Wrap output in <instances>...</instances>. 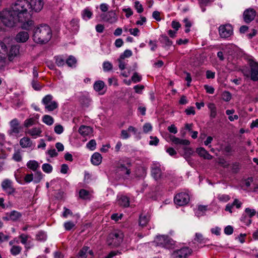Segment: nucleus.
<instances>
[{"mask_svg":"<svg viewBox=\"0 0 258 258\" xmlns=\"http://www.w3.org/2000/svg\"><path fill=\"white\" fill-rule=\"evenodd\" d=\"M132 80L134 83H138L141 80V77L138 75V73H135L132 77Z\"/></svg>","mask_w":258,"mask_h":258,"instance_id":"obj_59","label":"nucleus"},{"mask_svg":"<svg viewBox=\"0 0 258 258\" xmlns=\"http://www.w3.org/2000/svg\"><path fill=\"white\" fill-rule=\"evenodd\" d=\"M196 152L199 156L203 157L204 159L211 160L213 158V156L211 155L204 148L200 147L197 148Z\"/></svg>","mask_w":258,"mask_h":258,"instance_id":"obj_21","label":"nucleus"},{"mask_svg":"<svg viewBox=\"0 0 258 258\" xmlns=\"http://www.w3.org/2000/svg\"><path fill=\"white\" fill-rule=\"evenodd\" d=\"M37 122V119L34 117L29 118L26 119L24 122V126L26 127H29L34 125Z\"/></svg>","mask_w":258,"mask_h":258,"instance_id":"obj_32","label":"nucleus"},{"mask_svg":"<svg viewBox=\"0 0 258 258\" xmlns=\"http://www.w3.org/2000/svg\"><path fill=\"white\" fill-rule=\"evenodd\" d=\"M42 103L44 105L45 109L48 111H52L58 107L57 102L53 100V96L50 94L47 95L43 98Z\"/></svg>","mask_w":258,"mask_h":258,"instance_id":"obj_6","label":"nucleus"},{"mask_svg":"<svg viewBox=\"0 0 258 258\" xmlns=\"http://www.w3.org/2000/svg\"><path fill=\"white\" fill-rule=\"evenodd\" d=\"M207 206H198L197 209L195 211L196 215L199 217L204 216L207 211Z\"/></svg>","mask_w":258,"mask_h":258,"instance_id":"obj_28","label":"nucleus"},{"mask_svg":"<svg viewBox=\"0 0 258 258\" xmlns=\"http://www.w3.org/2000/svg\"><path fill=\"white\" fill-rule=\"evenodd\" d=\"M36 239L38 240H44L46 239V235L43 232H39L36 235Z\"/></svg>","mask_w":258,"mask_h":258,"instance_id":"obj_62","label":"nucleus"},{"mask_svg":"<svg viewBox=\"0 0 258 258\" xmlns=\"http://www.w3.org/2000/svg\"><path fill=\"white\" fill-rule=\"evenodd\" d=\"M218 199L221 202H226L230 200V198L227 195H219L218 196Z\"/></svg>","mask_w":258,"mask_h":258,"instance_id":"obj_49","label":"nucleus"},{"mask_svg":"<svg viewBox=\"0 0 258 258\" xmlns=\"http://www.w3.org/2000/svg\"><path fill=\"white\" fill-rule=\"evenodd\" d=\"M156 242L158 246L164 247L166 248H170L174 244V241L167 236L161 235L157 236Z\"/></svg>","mask_w":258,"mask_h":258,"instance_id":"obj_9","label":"nucleus"},{"mask_svg":"<svg viewBox=\"0 0 258 258\" xmlns=\"http://www.w3.org/2000/svg\"><path fill=\"white\" fill-rule=\"evenodd\" d=\"M79 133L83 136H88L92 134L93 129L89 126L81 125L78 130Z\"/></svg>","mask_w":258,"mask_h":258,"instance_id":"obj_19","label":"nucleus"},{"mask_svg":"<svg viewBox=\"0 0 258 258\" xmlns=\"http://www.w3.org/2000/svg\"><path fill=\"white\" fill-rule=\"evenodd\" d=\"M37 79H34L32 82V87L35 90H39L41 89V87L40 85V84L37 82L36 81Z\"/></svg>","mask_w":258,"mask_h":258,"instance_id":"obj_55","label":"nucleus"},{"mask_svg":"<svg viewBox=\"0 0 258 258\" xmlns=\"http://www.w3.org/2000/svg\"><path fill=\"white\" fill-rule=\"evenodd\" d=\"M102 157L98 152L94 153L91 157V162L94 165H99L102 162Z\"/></svg>","mask_w":258,"mask_h":258,"instance_id":"obj_25","label":"nucleus"},{"mask_svg":"<svg viewBox=\"0 0 258 258\" xmlns=\"http://www.w3.org/2000/svg\"><path fill=\"white\" fill-rule=\"evenodd\" d=\"M52 32L50 27L46 24H41L33 30V39L37 43H45L51 38Z\"/></svg>","mask_w":258,"mask_h":258,"instance_id":"obj_3","label":"nucleus"},{"mask_svg":"<svg viewBox=\"0 0 258 258\" xmlns=\"http://www.w3.org/2000/svg\"><path fill=\"white\" fill-rule=\"evenodd\" d=\"M149 216L142 214L139 218V225L144 227L147 225L149 221Z\"/></svg>","mask_w":258,"mask_h":258,"instance_id":"obj_29","label":"nucleus"},{"mask_svg":"<svg viewBox=\"0 0 258 258\" xmlns=\"http://www.w3.org/2000/svg\"><path fill=\"white\" fill-rule=\"evenodd\" d=\"M55 63L58 67H62L65 64V59L62 56H55Z\"/></svg>","mask_w":258,"mask_h":258,"instance_id":"obj_38","label":"nucleus"},{"mask_svg":"<svg viewBox=\"0 0 258 258\" xmlns=\"http://www.w3.org/2000/svg\"><path fill=\"white\" fill-rule=\"evenodd\" d=\"M233 232V229L231 226H227L224 229V233L227 235H230Z\"/></svg>","mask_w":258,"mask_h":258,"instance_id":"obj_64","label":"nucleus"},{"mask_svg":"<svg viewBox=\"0 0 258 258\" xmlns=\"http://www.w3.org/2000/svg\"><path fill=\"white\" fill-rule=\"evenodd\" d=\"M151 174L156 180H158L163 178V174L159 164H153L151 167Z\"/></svg>","mask_w":258,"mask_h":258,"instance_id":"obj_14","label":"nucleus"},{"mask_svg":"<svg viewBox=\"0 0 258 258\" xmlns=\"http://www.w3.org/2000/svg\"><path fill=\"white\" fill-rule=\"evenodd\" d=\"M117 202L118 205L123 207H128L130 205L129 198L125 196L119 197Z\"/></svg>","mask_w":258,"mask_h":258,"instance_id":"obj_26","label":"nucleus"},{"mask_svg":"<svg viewBox=\"0 0 258 258\" xmlns=\"http://www.w3.org/2000/svg\"><path fill=\"white\" fill-rule=\"evenodd\" d=\"M20 145L23 148H30L33 146L31 139L28 137H23L20 140Z\"/></svg>","mask_w":258,"mask_h":258,"instance_id":"obj_23","label":"nucleus"},{"mask_svg":"<svg viewBox=\"0 0 258 258\" xmlns=\"http://www.w3.org/2000/svg\"><path fill=\"white\" fill-rule=\"evenodd\" d=\"M89 248L88 246H84L79 252V258H86Z\"/></svg>","mask_w":258,"mask_h":258,"instance_id":"obj_42","label":"nucleus"},{"mask_svg":"<svg viewBox=\"0 0 258 258\" xmlns=\"http://www.w3.org/2000/svg\"><path fill=\"white\" fill-rule=\"evenodd\" d=\"M174 201L175 204L182 206L186 205L189 202V197L185 192H180L175 196Z\"/></svg>","mask_w":258,"mask_h":258,"instance_id":"obj_11","label":"nucleus"},{"mask_svg":"<svg viewBox=\"0 0 258 258\" xmlns=\"http://www.w3.org/2000/svg\"><path fill=\"white\" fill-rule=\"evenodd\" d=\"M208 107L210 111V117L212 118H215L217 115V108L216 105L213 103H209L208 104Z\"/></svg>","mask_w":258,"mask_h":258,"instance_id":"obj_30","label":"nucleus"},{"mask_svg":"<svg viewBox=\"0 0 258 258\" xmlns=\"http://www.w3.org/2000/svg\"><path fill=\"white\" fill-rule=\"evenodd\" d=\"M29 38V35L28 32L21 31L19 32L15 37V40L18 43H24Z\"/></svg>","mask_w":258,"mask_h":258,"instance_id":"obj_17","label":"nucleus"},{"mask_svg":"<svg viewBox=\"0 0 258 258\" xmlns=\"http://www.w3.org/2000/svg\"><path fill=\"white\" fill-rule=\"evenodd\" d=\"M231 98V95L230 92L225 91L222 93V99L225 101H229Z\"/></svg>","mask_w":258,"mask_h":258,"instance_id":"obj_50","label":"nucleus"},{"mask_svg":"<svg viewBox=\"0 0 258 258\" xmlns=\"http://www.w3.org/2000/svg\"><path fill=\"white\" fill-rule=\"evenodd\" d=\"M19 238L21 239V243L23 244H26L29 236L24 234H22L19 236Z\"/></svg>","mask_w":258,"mask_h":258,"instance_id":"obj_60","label":"nucleus"},{"mask_svg":"<svg viewBox=\"0 0 258 258\" xmlns=\"http://www.w3.org/2000/svg\"><path fill=\"white\" fill-rule=\"evenodd\" d=\"M44 6L43 0H18L12 7L15 12H21L20 14L31 12H39Z\"/></svg>","mask_w":258,"mask_h":258,"instance_id":"obj_2","label":"nucleus"},{"mask_svg":"<svg viewBox=\"0 0 258 258\" xmlns=\"http://www.w3.org/2000/svg\"><path fill=\"white\" fill-rule=\"evenodd\" d=\"M127 165H128V167H126L124 165L121 164L118 167V168L120 169V171H122L125 174H126L127 175H129L131 173V170H130V169L128 168V167L131 166V163H128Z\"/></svg>","mask_w":258,"mask_h":258,"instance_id":"obj_36","label":"nucleus"},{"mask_svg":"<svg viewBox=\"0 0 258 258\" xmlns=\"http://www.w3.org/2000/svg\"><path fill=\"white\" fill-rule=\"evenodd\" d=\"M79 21L76 19H73L70 22L71 29L73 32H77L79 29Z\"/></svg>","mask_w":258,"mask_h":258,"instance_id":"obj_37","label":"nucleus"},{"mask_svg":"<svg viewBox=\"0 0 258 258\" xmlns=\"http://www.w3.org/2000/svg\"><path fill=\"white\" fill-rule=\"evenodd\" d=\"M19 53V46L18 45H13L11 46L10 52L8 53V57L9 60L11 61L13 57Z\"/></svg>","mask_w":258,"mask_h":258,"instance_id":"obj_22","label":"nucleus"},{"mask_svg":"<svg viewBox=\"0 0 258 258\" xmlns=\"http://www.w3.org/2000/svg\"><path fill=\"white\" fill-rule=\"evenodd\" d=\"M245 212L247 215H248L250 218L253 217L256 214V211L254 209H251L249 208H246Z\"/></svg>","mask_w":258,"mask_h":258,"instance_id":"obj_56","label":"nucleus"},{"mask_svg":"<svg viewBox=\"0 0 258 258\" xmlns=\"http://www.w3.org/2000/svg\"><path fill=\"white\" fill-rule=\"evenodd\" d=\"M2 186L4 190L8 194H12L15 191V189L13 187L12 181L9 179L4 180Z\"/></svg>","mask_w":258,"mask_h":258,"instance_id":"obj_18","label":"nucleus"},{"mask_svg":"<svg viewBox=\"0 0 258 258\" xmlns=\"http://www.w3.org/2000/svg\"><path fill=\"white\" fill-rule=\"evenodd\" d=\"M22 250V248L20 246L13 245L11 250V253L13 255H17L19 254Z\"/></svg>","mask_w":258,"mask_h":258,"instance_id":"obj_40","label":"nucleus"},{"mask_svg":"<svg viewBox=\"0 0 258 258\" xmlns=\"http://www.w3.org/2000/svg\"><path fill=\"white\" fill-rule=\"evenodd\" d=\"M42 121L48 125H51L53 123L54 119L50 115H44L42 117Z\"/></svg>","mask_w":258,"mask_h":258,"instance_id":"obj_34","label":"nucleus"},{"mask_svg":"<svg viewBox=\"0 0 258 258\" xmlns=\"http://www.w3.org/2000/svg\"><path fill=\"white\" fill-rule=\"evenodd\" d=\"M255 16L256 11L253 9L249 8L243 12V20L245 23H249L254 19Z\"/></svg>","mask_w":258,"mask_h":258,"instance_id":"obj_13","label":"nucleus"},{"mask_svg":"<svg viewBox=\"0 0 258 258\" xmlns=\"http://www.w3.org/2000/svg\"><path fill=\"white\" fill-rule=\"evenodd\" d=\"M54 132L57 134H60L63 132V126L60 124H58L54 127Z\"/></svg>","mask_w":258,"mask_h":258,"instance_id":"obj_57","label":"nucleus"},{"mask_svg":"<svg viewBox=\"0 0 258 258\" xmlns=\"http://www.w3.org/2000/svg\"><path fill=\"white\" fill-rule=\"evenodd\" d=\"M21 216L22 215L20 212L16 211H13L10 213H6L5 216L3 217V219L6 221L12 220L15 221L19 219Z\"/></svg>","mask_w":258,"mask_h":258,"instance_id":"obj_15","label":"nucleus"},{"mask_svg":"<svg viewBox=\"0 0 258 258\" xmlns=\"http://www.w3.org/2000/svg\"><path fill=\"white\" fill-rule=\"evenodd\" d=\"M105 86L104 83L102 81H96L94 84V89L97 92L102 90Z\"/></svg>","mask_w":258,"mask_h":258,"instance_id":"obj_33","label":"nucleus"},{"mask_svg":"<svg viewBox=\"0 0 258 258\" xmlns=\"http://www.w3.org/2000/svg\"><path fill=\"white\" fill-rule=\"evenodd\" d=\"M66 62L69 67H73L75 66L77 62V60L75 57L71 55L66 60Z\"/></svg>","mask_w":258,"mask_h":258,"instance_id":"obj_41","label":"nucleus"},{"mask_svg":"<svg viewBox=\"0 0 258 258\" xmlns=\"http://www.w3.org/2000/svg\"><path fill=\"white\" fill-rule=\"evenodd\" d=\"M218 31L220 37L224 39L229 38L233 33V27L230 24L220 25Z\"/></svg>","mask_w":258,"mask_h":258,"instance_id":"obj_7","label":"nucleus"},{"mask_svg":"<svg viewBox=\"0 0 258 258\" xmlns=\"http://www.w3.org/2000/svg\"><path fill=\"white\" fill-rule=\"evenodd\" d=\"M183 22L185 24V26L186 27V29L185 30V32L186 33H188L190 31V27L191 26V22L188 20L187 18H185L183 20Z\"/></svg>","mask_w":258,"mask_h":258,"instance_id":"obj_53","label":"nucleus"},{"mask_svg":"<svg viewBox=\"0 0 258 258\" xmlns=\"http://www.w3.org/2000/svg\"><path fill=\"white\" fill-rule=\"evenodd\" d=\"M42 173L41 171H36L34 174V177L33 176L34 182L35 183H39L42 179Z\"/></svg>","mask_w":258,"mask_h":258,"instance_id":"obj_43","label":"nucleus"},{"mask_svg":"<svg viewBox=\"0 0 258 258\" xmlns=\"http://www.w3.org/2000/svg\"><path fill=\"white\" fill-rule=\"evenodd\" d=\"M80 102L84 106L87 107L90 102V100L88 97L83 96L81 98Z\"/></svg>","mask_w":258,"mask_h":258,"instance_id":"obj_47","label":"nucleus"},{"mask_svg":"<svg viewBox=\"0 0 258 258\" xmlns=\"http://www.w3.org/2000/svg\"><path fill=\"white\" fill-rule=\"evenodd\" d=\"M123 237V233L121 231L113 232L109 234L108 236L107 239V244L112 247H117L122 241Z\"/></svg>","mask_w":258,"mask_h":258,"instance_id":"obj_5","label":"nucleus"},{"mask_svg":"<svg viewBox=\"0 0 258 258\" xmlns=\"http://www.w3.org/2000/svg\"><path fill=\"white\" fill-rule=\"evenodd\" d=\"M79 196L81 199L84 200L90 199L91 198V195L89 192L84 189H82L80 190Z\"/></svg>","mask_w":258,"mask_h":258,"instance_id":"obj_35","label":"nucleus"},{"mask_svg":"<svg viewBox=\"0 0 258 258\" xmlns=\"http://www.w3.org/2000/svg\"><path fill=\"white\" fill-rule=\"evenodd\" d=\"M250 70L243 69L242 72L246 78H249L252 81H258V62L250 60L249 61Z\"/></svg>","mask_w":258,"mask_h":258,"instance_id":"obj_4","label":"nucleus"},{"mask_svg":"<svg viewBox=\"0 0 258 258\" xmlns=\"http://www.w3.org/2000/svg\"><path fill=\"white\" fill-rule=\"evenodd\" d=\"M143 132L147 134L148 132L151 131L152 129V126L151 124L149 123H146L143 127Z\"/></svg>","mask_w":258,"mask_h":258,"instance_id":"obj_54","label":"nucleus"},{"mask_svg":"<svg viewBox=\"0 0 258 258\" xmlns=\"http://www.w3.org/2000/svg\"><path fill=\"white\" fill-rule=\"evenodd\" d=\"M82 17L84 20H88L91 18L92 13L88 9H85L84 10L82 13Z\"/></svg>","mask_w":258,"mask_h":258,"instance_id":"obj_39","label":"nucleus"},{"mask_svg":"<svg viewBox=\"0 0 258 258\" xmlns=\"http://www.w3.org/2000/svg\"><path fill=\"white\" fill-rule=\"evenodd\" d=\"M135 8L138 13H141L143 12V8L142 5L140 4L138 1L135 2Z\"/></svg>","mask_w":258,"mask_h":258,"instance_id":"obj_63","label":"nucleus"},{"mask_svg":"<svg viewBox=\"0 0 258 258\" xmlns=\"http://www.w3.org/2000/svg\"><path fill=\"white\" fill-rule=\"evenodd\" d=\"M13 159L17 161L20 162L22 160V157L20 150H17L13 155Z\"/></svg>","mask_w":258,"mask_h":258,"instance_id":"obj_45","label":"nucleus"},{"mask_svg":"<svg viewBox=\"0 0 258 258\" xmlns=\"http://www.w3.org/2000/svg\"><path fill=\"white\" fill-rule=\"evenodd\" d=\"M132 52L131 50L126 49L125 50L122 54H121L119 57L120 59H124L125 58L130 57L132 55Z\"/></svg>","mask_w":258,"mask_h":258,"instance_id":"obj_46","label":"nucleus"},{"mask_svg":"<svg viewBox=\"0 0 258 258\" xmlns=\"http://www.w3.org/2000/svg\"><path fill=\"white\" fill-rule=\"evenodd\" d=\"M75 224L71 221H68L64 223V227L66 230H71L75 226Z\"/></svg>","mask_w":258,"mask_h":258,"instance_id":"obj_52","label":"nucleus"},{"mask_svg":"<svg viewBox=\"0 0 258 258\" xmlns=\"http://www.w3.org/2000/svg\"><path fill=\"white\" fill-rule=\"evenodd\" d=\"M102 19L104 21L110 23H114L117 21V17L114 11H111L103 15Z\"/></svg>","mask_w":258,"mask_h":258,"instance_id":"obj_16","label":"nucleus"},{"mask_svg":"<svg viewBox=\"0 0 258 258\" xmlns=\"http://www.w3.org/2000/svg\"><path fill=\"white\" fill-rule=\"evenodd\" d=\"M8 57V50L5 43L0 41V70L2 69L6 64Z\"/></svg>","mask_w":258,"mask_h":258,"instance_id":"obj_12","label":"nucleus"},{"mask_svg":"<svg viewBox=\"0 0 258 258\" xmlns=\"http://www.w3.org/2000/svg\"><path fill=\"white\" fill-rule=\"evenodd\" d=\"M10 128L8 133L9 136H17L22 130V127L20 125L19 120L17 118L12 119L10 122Z\"/></svg>","mask_w":258,"mask_h":258,"instance_id":"obj_8","label":"nucleus"},{"mask_svg":"<svg viewBox=\"0 0 258 258\" xmlns=\"http://www.w3.org/2000/svg\"><path fill=\"white\" fill-rule=\"evenodd\" d=\"M171 141L176 145H188L190 142L187 140L180 139L174 136H170Z\"/></svg>","mask_w":258,"mask_h":258,"instance_id":"obj_24","label":"nucleus"},{"mask_svg":"<svg viewBox=\"0 0 258 258\" xmlns=\"http://www.w3.org/2000/svg\"><path fill=\"white\" fill-rule=\"evenodd\" d=\"M192 252L191 249L188 247H183L174 250L171 254V258H186L191 254Z\"/></svg>","mask_w":258,"mask_h":258,"instance_id":"obj_10","label":"nucleus"},{"mask_svg":"<svg viewBox=\"0 0 258 258\" xmlns=\"http://www.w3.org/2000/svg\"><path fill=\"white\" fill-rule=\"evenodd\" d=\"M20 12H15L12 7L11 10H5L0 13V19L6 26L12 27L20 22L22 29H31L34 25V22L29 19L31 14L28 12L20 14Z\"/></svg>","mask_w":258,"mask_h":258,"instance_id":"obj_1","label":"nucleus"},{"mask_svg":"<svg viewBox=\"0 0 258 258\" xmlns=\"http://www.w3.org/2000/svg\"><path fill=\"white\" fill-rule=\"evenodd\" d=\"M195 240L199 243H203L204 242L205 239L202 234L197 233L196 234Z\"/></svg>","mask_w":258,"mask_h":258,"instance_id":"obj_58","label":"nucleus"},{"mask_svg":"<svg viewBox=\"0 0 258 258\" xmlns=\"http://www.w3.org/2000/svg\"><path fill=\"white\" fill-rule=\"evenodd\" d=\"M96 145V141L94 140H91L87 144V147L91 150H94Z\"/></svg>","mask_w":258,"mask_h":258,"instance_id":"obj_51","label":"nucleus"},{"mask_svg":"<svg viewBox=\"0 0 258 258\" xmlns=\"http://www.w3.org/2000/svg\"><path fill=\"white\" fill-rule=\"evenodd\" d=\"M24 180L27 183L34 181L33 174L32 173L26 174L24 177Z\"/></svg>","mask_w":258,"mask_h":258,"instance_id":"obj_61","label":"nucleus"},{"mask_svg":"<svg viewBox=\"0 0 258 258\" xmlns=\"http://www.w3.org/2000/svg\"><path fill=\"white\" fill-rule=\"evenodd\" d=\"M103 68L104 71H109L112 70V65L109 61H105L103 64Z\"/></svg>","mask_w":258,"mask_h":258,"instance_id":"obj_48","label":"nucleus"},{"mask_svg":"<svg viewBox=\"0 0 258 258\" xmlns=\"http://www.w3.org/2000/svg\"><path fill=\"white\" fill-rule=\"evenodd\" d=\"M42 169L44 172L47 173H49L52 171V166L47 163L43 164L42 166Z\"/></svg>","mask_w":258,"mask_h":258,"instance_id":"obj_44","label":"nucleus"},{"mask_svg":"<svg viewBox=\"0 0 258 258\" xmlns=\"http://www.w3.org/2000/svg\"><path fill=\"white\" fill-rule=\"evenodd\" d=\"M160 41L161 43L164 44L165 46H170L172 45V41L165 35H162L160 38Z\"/></svg>","mask_w":258,"mask_h":258,"instance_id":"obj_31","label":"nucleus"},{"mask_svg":"<svg viewBox=\"0 0 258 258\" xmlns=\"http://www.w3.org/2000/svg\"><path fill=\"white\" fill-rule=\"evenodd\" d=\"M27 167L33 171H36L39 168V164L35 160H30L27 163Z\"/></svg>","mask_w":258,"mask_h":258,"instance_id":"obj_27","label":"nucleus"},{"mask_svg":"<svg viewBox=\"0 0 258 258\" xmlns=\"http://www.w3.org/2000/svg\"><path fill=\"white\" fill-rule=\"evenodd\" d=\"M42 130L39 127H33L26 131V134L36 139L41 136Z\"/></svg>","mask_w":258,"mask_h":258,"instance_id":"obj_20","label":"nucleus"}]
</instances>
